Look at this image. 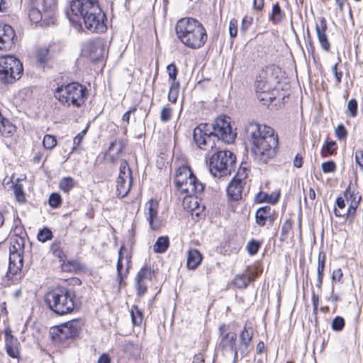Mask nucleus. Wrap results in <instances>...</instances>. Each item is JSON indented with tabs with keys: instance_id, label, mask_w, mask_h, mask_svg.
<instances>
[{
	"instance_id": "f257e3e1",
	"label": "nucleus",
	"mask_w": 363,
	"mask_h": 363,
	"mask_svg": "<svg viewBox=\"0 0 363 363\" xmlns=\"http://www.w3.org/2000/svg\"><path fill=\"white\" fill-rule=\"evenodd\" d=\"M245 131L255 160L258 164H267L275 157L279 142L272 128L251 121L245 126Z\"/></svg>"
},
{
	"instance_id": "f03ea898",
	"label": "nucleus",
	"mask_w": 363,
	"mask_h": 363,
	"mask_svg": "<svg viewBox=\"0 0 363 363\" xmlns=\"http://www.w3.org/2000/svg\"><path fill=\"white\" fill-rule=\"evenodd\" d=\"M196 182V178L187 166L177 169L174 177L175 186L179 191L187 194L185 201L189 203L192 216L200 219L203 215L204 202L199 194H202L204 186L201 183L197 185Z\"/></svg>"
},
{
	"instance_id": "7ed1b4c3",
	"label": "nucleus",
	"mask_w": 363,
	"mask_h": 363,
	"mask_svg": "<svg viewBox=\"0 0 363 363\" xmlns=\"http://www.w3.org/2000/svg\"><path fill=\"white\" fill-rule=\"evenodd\" d=\"M176 33L181 41L189 48L196 49L203 44L204 28L194 18L179 20L176 25Z\"/></svg>"
},
{
	"instance_id": "20e7f679",
	"label": "nucleus",
	"mask_w": 363,
	"mask_h": 363,
	"mask_svg": "<svg viewBox=\"0 0 363 363\" xmlns=\"http://www.w3.org/2000/svg\"><path fill=\"white\" fill-rule=\"evenodd\" d=\"M82 9L79 11H67V16L72 23L75 22L73 16H81L85 28L91 33H104L106 30L107 26L105 23L106 16L99 4Z\"/></svg>"
},
{
	"instance_id": "39448f33",
	"label": "nucleus",
	"mask_w": 363,
	"mask_h": 363,
	"mask_svg": "<svg viewBox=\"0 0 363 363\" xmlns=\"http://www.w3.org/2000/svg\"><path fill=\"white\" fill-rule=\"evenodd\" d=\"M236 156L229 150L218 151L212 155L209 160V172L211 175L221 179L230 176L235 169Z\"/></svg>"
},
{
	"instance_id": "423d86ee",
	"label": "nucleus",
	"mask_w": 363,
	"mask_h": 363,
	"mask_svg": "<svg viewBox=\"0 0 363 363\" xmlns=\"http://www.w3.org/2000/svg\"><path fill=\"white\" fill-rule=\"evenodd\" d=\"M212 137H216L218 141L230 144L235 140L236 133L233 132L230 122L221 116L210 124L206 123V145H210L211 148L216 145Z\"/></svg>"
},
{
	"instance_id": "0eeeda50",
	"label": "nucleus",
	"mask_w": 363,
	"mask_h": 363,
	"mask_svg": "<svg viewBox=\"0 0 363 363\" xmlns=\"http://www.w3.org/2000/svg\"><path fill=\"white\" fill-rule=\"evenodd\" d=\"M86 94V86L77 82H72L57 87L54 95L63 106L79 108L84 103Z\"/></svg>"
},
{
	"instance_id": "6e6552de",
	"label": "nucleus",
	"mask_w": 363,
	"mask_h": 363,
	"mask_svg": "<svg viewBox=\"0 0 363 363\" xmlns=\"http://www.w3.org/2000/svg\"><path fill=\"white\" fill-rule=\"evenodd\" d=\"M74 292L65 288H57L47 294L45 301L49 308L59 315L70 313L74 308Z\"/></svg>"
},
{
	"instance_id": "1a4fd4ad",
	"label": "nucleus",
	"mask_w": 363,
	"mask_h": 363,
	"mask_svg": "<svg viewBox=\"0 0 363 363\" xmlns=\"http://www.w3.org/2000/svg\"><path fill=\"white\" fill-rule=\"evenodd\" d=\"M25 240L23 237L13 235L11 238L9 247V264L7 277L17 281L21 279V271L23 263Z\"/></svg>"
},
{
	"instance_id": "9d476101",
	"label": "nucleus",
	"mask_w": 363,
	"mask_h": 363,
	"mask_svg": "<svg viewBox=\"0 0 363 363\" xmlns=\"http://www.w3.org/2000/svg\"><path fill=\"white\" fill-rule=\"evenodd\" d=\"M23 68L21 61L12 55L0 57V82L12 84L21 77Z\"/></svg>"
},
{
	"instance_id": "9b49d317",
	"label": "nucleus",
	"mask_w": 363,
	"mask_h": 363,
	"mask_svg": "<svg viewBox=\"0 0 363 363\" xmlns=\"http://www.w3.org/2000/svg\"><path fill=\"white\" fill-rule=\"evenodd\" d=\"M80 328V321L74 319L52 328L50 333L55 342H62L67 339L74 337L78 334Z\"/></svg>"
},
{
	"instance_id": "f8f14e48",
	"label": "nucleus",
	"mask_w": 363,
	"mask_h": 363,
	"mask_svg": "<svg viewBox=\"0 0 363 363\" xmlns=\"http://www.w3.org/2000/svg\"><path fill=\"white\" fill-rule=\"evenodd\" d=\"M219 347L223 351L234 353L235 358H236L238 356V351L236 348V333L228 331L227 326L223 324L219 327Z\"/></svg>"
},
{
	"instance_id": "ddd939ff",
	"label": "nucleus",
	"mask_w": 363,
	"mask_h": 363,
	"mask_svg": "<svg viewBox=\"0 0 363 363\" xmlns=\"http://www.w3.org/2000/svg\"><path fill=\"white\" fill-rule=\"evenodd\" d=\"M158 201L153 199H150L145 204V217L152 230H158L162 225L158 216Z\"/></svg>"
},
{
	"instance_id": "4468645a",
	"label": "nucleus",
	"mask_w": 363,
	"mask_h": 363,
	"mask_svg": "<svg viewBox=\"0 0 363 363\" xmlns=\"http://www.w3.org/2000/svg\"><path fill=\"white\" fill-rule=\"evenodd\" d=\"M245 178L246 174L245 171L243 170L242 172L239 171L236 177L229 184L227 188V192L232 199L238 201L241 199L243 185L245 184L244 179Z\"/></svg>"
},
{
	"instance_id": "2eb2a0df",
	"label": "nucleus",
	"mask_w": 363,
	"mask_h": 363,
	"mask_svg": "<svg viewBox=\"0 0 363 363\" xmlns=\"http://www.w3.org/2000/svg\"><path fill=\"white\" fill-rule=\"evenodd\" d=\"M125 247H121L118 252V259L116 266L117 269V280L118 281L119 286H121L123 284V279L125 278L129 273L130 257L128 255H123V250Z\"/></svg>"
},
{
	"instance_id": "dca6fc26",
	"label": "nucleus",
	"mask_w": 363,
	"mask_h": 363,
	"mask_svg": "<svg viewBox=\"0 0 363 363\" xmlns=\"http://www.w3.org/2000/svg\"><path fill=\"white\" fill-rule=\"evenodd\" d=\"M345 197L347 198L348 196L351 199H353L354 201H352L350 205L349 206L348 208L344 212H341L340 210H338L336 207L334 208V213L336 217H345L346 216L347 218L350 220V221H353L356 215L357 209L359 205L360 201H361V196L359 197L357 201H354L355 197L354 196V194L351 192L350 191V186H348L347 189L345 191L344 193Z\"/></svg>"
},
{
	"instance_id": "f3484780",
	"label": "nucleus",
	"mask_w": 363,
	"mask_h": 363,
	"mask_svg": "<svg viewBox=\"0 0 363 363\" xmlns=\"http://www.w3.org/2000/svg\"><path fill=\"white\" fill-rule=\"evenodd\" d=\"M15 36V31L11 26L0 23V50L10 49L14 43Z\"/></svg>"
},
{
	"instance_id": "a211bd4d",
	"label": "nucleus",
	"mask_w": 363,
	"mask_h": 363,
	"mask_svg": "<svg viewBox=\"0 0 363 363\" xmlns=\"http://www.w3.org/2000/svg\"><path fill=\"white\" fill-rule=\"evenodd\" d=\"M257 93L270 94L274 88V80L269 77L267 72H264L257 77L255 83Z\"/></svg>"
},
{
	"instance_id": "6ab92c4d",
	"label": "nucleus",
	"mask_w": 363,
	"mask_h": 363,
	"mask_svg": "<svg viewBox=\"0 0 363 363\" xmlns=\"http://www.w3.org/2000/svg\"><path fill=\"white\" fill-rule=\"evenodd\" d=\"M326 20L325 18L322 17L320 18L319 23L315 25V31L321 48L325 51H329L330 48V44L326 35Z\"/></svg>"
},
{
	"instance_id": "aec40b11",
	"label": "nucleus",
	"mask_w": 363,
	"mask_h": 363,
	"mask_svg": "<svg viewBox=\"0 0 363 363\" xmlns=\"http://www.w3.org/2000/svg\"><path fill=\"white\" fill-rule=\"evenodd\" d=\"M256 223L259 226H264L267 221L270 225L274 223V211L269 206H263L257 209L255 213Z\"/></svg>"
},
{
	"instance_id": "412c9836",
	"label": "nucleus",
	"mask_w": 363,
	"mask_h": 363,
	"mask_svg": "<svg viewBox=\"0 0 363 363\" xmlns=\"http://www.w3.org/2000/svg\"><path fill=\"white\" fill-rule=\"evenodd\" d=\"M5 342L8 355L12 358L18 357L20 343L17 338L10 334V331H6Z\"/></svg>"
},
{
	"instance_id": "4be33fe9",
	"label": "nucleus",
	"mask_w": 363,
	"mask_h": 363,
	"mask_svg": "<svg viewBox=\"0 0 363 363\" xmlns=\"http://www.w3.org/2000/svg\"><path fill=\"white\" fill-rule=\"evenodd\" d=\"M61 241L60 240H55L50 247V250L52 254L58 257L61 262H62V267L64 271H71V266L73 265L72 262H68L65 263V254L61 248Z\"/></svg>"
},
{
	"instance_id": "5701e85b",
	"label": "nucleus",
	"mask_w": 363,
	"mask_h": 363,
	"mask_svg": "<svg viewBox=\"0 0 363 363\" xmlns=\"http://www.w3.org/2000/svg\"><path fill=\"white\" fill-rule=\"evenodd\" d=\"M35 6L40 9L46 16L52 18L57 5V0H33Z\"/></svg>"
},
{
	"instance_id": "b1692460",
	"label": "nucleus",
	"mask_w": 363,
	"mask_h": 363,
	"mask_svg": "<svg viewBox=\"0 0 363 363\" xmlns=\"http://www.w3.org/2000/svg\"><path fill=\"white\" fill-rule=\"evenodd\" d=\"M202 259V255L199 250L195 249L189 250L187 255V267L190 269H196L201 264Z\"/></svg>"
},
{
	"instance_id": "393cba45",
	"label": "nucleus",
	"mask_w": 363,
	"mask_h": 363,
	"mask_svg": "<svg viewBox=\"0 0 363 363\" xmlns=\"http://www.w3.org/2000/svg\"><path fill=\"white\" fill-rule=\"evenodd\" d=\"M15 131L16 126L5 118L0 112V134L4 137H10Z\"/></svg>"
},
{
	"instance_id": "a878e982",
	"label": "nucleus",
	"mask_w": 363,
	"mask_h": 363,
	"mask_svg": "<svg viewBox=\"0 0 363 363\" xmlns=\"http://www.w3.org/2000/svg\"><path fill=\"white\" fill-rule=\"evenodd\" d=\"M253 337V330L251 327H244L240 335V349L247 350Z\"/></svg>"
},
{
	"instance_id": "bb28decb",
	"label": "nucleus",
	"mask_w": 363,
	"mask_h": 363,
	"mask_svg": "<svg viewBox=\"0 0 363 363\" xmlns=\"http://www.w3.org/2000/svg\"><path fill=\"white\" fill-rule=\"evenodd\" d=\"M28 17L33 23H38L43 19L46 21L48 18H50V17L46 16L45 13L40 9H38V6H35L34 3L32 4V6L29 10Z\"/></svg>"
},
{
	"instance_id": "cd10ccee",
	"label": "nucleus",
	"mask_w": 363,
	"mask_h": 363,
	"mask_svg": "<svg viewBox=\"0 0 363 363\" xmlns=\"http://www.w3.org/2000/svg\"><path fill=\"white\" fill-rule=\"evenodd\" d=\"M193 140L195 145L203 149L204 145V123H200L193 131Z\"/></svg>"
},
{
	"instance_id": "c85d7f7f",
	"label": "nucleus",
	"mask_w": 363,
	"mask_h": 363,
	"mask_svg": "<svg viewBox=\"0 0 363 363\" xmlns=\"http://www.w3.org/2000/svg\"><path fill=\"white\" fill-rule=\"evenodd\" d=\"M285 18V13L281 10L278 3L275 4L272 6L271 14L269 15V19L274 24H278L283 21Z\"/></svg>"
},
{
	"instance_id": "c756f323",
	"label": "nucleus",
	"mask_w": 363,
	"mask_h": 363,
	"mask_svg": "<svg viewBox=\"0 0 363 363\" xmlns=\"http://www.w3.org/2000/svg\"><path fill=\"white\" fill-rule=\"evenodd\" d=\"M325 256L324 254L320 253L318 259V267H317V282L316 286L320 289L322 287L324 269H325Z\"/></svg>"
},
{
	"instance_id": "7c9ffc66",
	"label": "nucleus",
	"mask_w": 363,
	"mask_h": 363,
	"mask_svg": "<svg viewBox=\"0 0 363 363\" xmlns=\"http://www.w3.org/2000/svg\"><path fill=\"white\" fill-rule=\"evenodd\" d=\"M95 4H99L98 0H72L69 11H79L80 9H84L86 5L91 7Z\"/></svg>"
},
{
	"instance_id": "2f4dec72",
	"label": "nucleus",
	"mask_w": 363,
	"mask_h": 363,
	"mask_svg": "<svg viewBox=\"0 0 363 363\" xmlns=\"http://www.w3.org/2000/svg\"><path fill=\"white\" fill-rule=\"evenodd\" d=\"M169 246V240L167 236L159 237L153 245V251L155 253H164Z\"/></svg>"
},
{
	"instance_id": "473e14b6",
	"label": "nucleus",
	"mask_w": 363,
	"mask_h": 363,
	"mask_svg": "<svg viewBox=\"0 0 363 363\" xmlns=\"http://www.w3.org/2000/svg\"><path fill=\"white\" fill-rule=\"evenodd\" d=\"M131 182L124 179H117L116 188L118 196L123 198L128 194L130 189Z\"/></svg>"
},
{
	"instance_id": "72a5a7b5",
	"label": "nucleus",
	"mask_w": 363,
	"mask_h": 363,
	"mask_svg": "<svg viewBox=\"0 0 363 363\" xmlns=\"http://www.w3.org/2000/svg\"><path fill=\"white\" fill-rule=\"evenodd\" d=\"M253 279L247 274H240L237 275L234 279V285L239 289H245L246 288L250 281H252Z\"/></svg>"
},
{
	"instance_id": "f704fd0d",
	"label": "nucleus",
	"mask_w": 363,
	"mask_h": 363,
	"mask_svg": "<svg viewBox=\"0 0 363 363\" xmlns=\"http://www.w3.org/2000/svg\"><path fill=\"white\" fill-rule=\"evenodd\" d=\"M132 323L134 325H140L143 320L142 311L138 306L133 305L130 309Z\"/></svg>"
},
{
	"instance_id": "c9c22d12",
	"label": "nucleus",
	"mask_w": 363,
	"mask_h": 363,
	"mask_svg": "<svg viewBox=\"0 0 363 363\" xmlns=\"http://www.w3.org/2000/svg\"><path fill=\"white\" fill-rule=\"evenodd\" d=\"M118 179L132 181V173L126 160H122L120 164V173Z\"/></svg>"
},
{
	"instance_id": "e433bc0d",
	"label": "nucleus",
	"mask_w": 363,
	"mask_h": 363,
	"mask_svg": "<svg viewBox=\"0 0 363 363\" xmlns=\"http://www.w3.org/2000/svg\"><path fill=\"white\" fill-rule=\"evenodd\" d=\"M154 275V271H152L147 266H144L138 272L135 280H141L146 281L147 280H151Z\"/></svg>"
},
{
	"instance_id": "4c0bfd02",
	"label": "nucleus",
	"mask_w": 363,
	"mask_h": 363,
	"mask_svg": "<svg viewBox=\"0 0 363 363\" xmlns=\"http://www.w3.org/2000/svg\"><path fill=\"white\" fill-rule=\"evenodd\" d=\"M75 185V182L72 177H64L60 182V188L64 192H69Z\"/></svg>"
},
{
	"instance_id": "58836bf2",
	"label": "nucleus",
	"mask_w": 363,
	"mask_h": 363,
	"mask_svg": "<svg viewBox=\"0 0 363 363\" xmlns=\"http://www.w3.org/2000/svg\"><path fill=\"white\" fill-rule=\"evenodd\" d=\"M337 149V145L335 141L326 142L322 147L321 155L323 157H326L328 155H332Z\"/></svg>"
},
{
	"instance_id": "ea45409f",
	"label": "nucleus",
	"mask_w": 363,
	"mask_h": 363,
	"mask_svg": "<svg viewBox=\"0 0 363 363\" xmlns=\"http://www.w3.org/2000/svg\"><path fill=\"white\" fill-rule=\"evenodd\" d=\"M172 113L173 109L169 104L164 106L161 110L160 116L161 121L167 123L170 121L172 116Z\"/></svg>"
},
{
	"instance_id": "a19ab883",
	"label": "nucleus",
	"mask_w": 363,
	"mask_h": 363,
	"mask_svg": "<svg viewBox=\"0 0 363 363\" xmlns=\"http://www.w3.org/2000/svg\"><path fill=\"white\" fill-rule=\"evenodd\" d=\"M57 145V140L55 136L52 135H45L43 140V145L47 150H51L54 148Z\"/></svg>"
},
{
	"instance_id": "79ce46f5",
	"label": "nucleus",
	"mask_w": 363,
	"mask_h": 363,
	"mask_svg": "<svg viewBox=\"0 0 363 363\" xmlns=\"http://www.w3.org/2000/svg\"><path fill=\"white\" fill-rule=\"evenodd\" d=\"M36 58L40 63L45 64L49 60V50L46 48H40L37 51Z\"/></svg>"
},
{
	"instance_id": "37998d69",
	"label": "nucleus",
	"mask_w": 363,
	"mask_h": 363,
	"mask_svg": "<svg viewBox=\"0 0 363 363\" xmlns=\"http://www.w3.org/2000/svg\"><path fill=\"white\" fill-rule=\"evenodd\" d=\"M52 237V231L47 228H44L43 230H40L38 234V239L42 242H45L49 240H51Z\"/></svg>"
},
{
	"instance_id": "c03bdc74",
	"label": "nucleus",
	"mask_w": 363,
	"mask_h": 363,
	"mask_svg": "<svg viewBox=\"0 0 363 363\" xmlns=\"http://www.w3.org/2000/svg\"><path fill=\"white\" fill-rule=\"evenodd\" d=\"M332 328L335 331H340L345 326V320L340 316L335 317L331 324Z\"/></svg>"
},
{
	"instance_id": "a18cd8bd",
	"label": "nucleus",
	"mask_w": 363,
	"mask_h": 363,
	"mask_svg": "<svg viewBox=\"0 0 363 363\" xmlns=\"http://www.w3.org/2000/svg\"><path fill=\"white\" fill-rule=\"evenodd\" d=\"M260 247V243L255 240H251L247 245V250L250 255H255L257 253Z\"/></svg>"
},
{
	"instance_id": "49530a36",
	"label": "nucleus",
	"mask_w": 363,
	"mask_h": 363,
	"mask_svg": "<svg viewBox=\"0 0 363 363\" xmlns=\"http://www.w3.org/2000/svg\"><path fill=\"white\" fill-rule=\"evenodd\" d=\"M62 203L61 197L59 194L52 193L49 198V204L53 208H57Z\"/></svg>"
},
{
	"instance_id": "de8ad7c7",
	"label": "nucleus",
	"mask_w": 363,
	"mask_h": 363,
	"mask_svg": "<svg viewBox=\"0 0 363 363\" xmlns=\"http://www.w3.org/2000/svg\"><path fill=\"white\" fill-rule=\"evenodd\" d=\"M292 228V222L290 220H286L282 225L281 229V238L282 240L286 238L288 233Z\"/></svg>"
},
{
	"instance_id": "09e8293b",
	"label": "nucleus",
	"mask_w": 363,
	"mask_h": 363,
	"mask_svg": "<svg viewBox=\"0 0 363 363\" xmlns=\"http://www.w3.org/2000/svg\"><path fill=\"white\" fill-rule=\"evenodd\" d=\"M14 193H15V196H16V198L18 201H19V202L25 201V194L23 192L22 185L16 184L14 186Z\"/></svg>"
},
{
	"instance_id": "8fccbe9b",
	"label": "nucleus",
	"mask_w": 363,
	"mask_h": 363,
	"mask_svg": "<svg viewBox=\"0 0 363 363\" xmlns=\"http://www.w3.org/2000/svg\"><path fill=\"white\" fill-rule=\"evenodd\" d=\"M336 169V164L333 161H328L322 164V170L324 173L334 172Z\"/></svg>"
},
{
	"instance_id": "3c124183",
	"label": "nucleus",
	"mask_w": 363,
	"mask_h": 363,
	"mask_svg": "<svg viewBox=\"0 0 363 363\" xmlns=\"http://www.w3.org/2000/svg\"><path fill=\"white\" fill-rule=\"evenodd\" d=\"M137 294L139 296H143L147 291V285L145 281L135 280Z\"/></svg>"
},
{
	"instance_id": "603ef678",
	"label": "nucleus",
	"mask_w": 363,
	"mask_h": 363,
	"mask_svg": "<svg viewBox=\"0 0 363 363\" xmlns=\"http://www.w3.org/2000/svg\"><path fill=\"white\" fill-rule=\"evenodd\" d=\"M347 109L350 113L352 117L357 116V102L354 99H352L348 101Z\"/></svg>"
},
{
	"instance_id": "864d4df0",
	"label": "nucleus",
	"mask_w": 363,
	"mask_h": 363,
	"mask_svg": "<svg viewBox=\"0 0 363 363\" xmlns=\"http://www.w3.org/2000/svg\"><path fill=\"white\" fill-rule=\"evenodd\" d=\"M167 70L169 80L177 79L178 70L177 66L174 63L169 65L167 67Z\"/></svg>"
},
{
	"instance_id": "5fc2aeb1",
	"label": "nucleus",
	"mask_w": 363,
	"mask_h": 363,
	"mask_svg": "<svg viewBox=\"0 0 363 363\" xmlns=\"http://www.w3.org/2000/svg\"><path fill=\"white\" fill-rule=\"evenodd\" d=\"M238 33V21L235 18L230 20L229 23V34L230 37L235 38Z\"/></svg>"
},
{
	"instance_id": "6e6d98bb",
	"label": "nucleus",
	"mask_w": 363,
	"mask_h": 363,
	"mask_svg": "<svg viewBox=\"0 0 363 363\" xmlns=\"http://www.w3.org/2000/svg\"><path fill=\"white\" fill-rule=\"evenodd\" d=\"M86 134V129H84L74 138L73 147H72L73 150H75L78 146L80 145V144Z\"/></svg>"
},
{
	"instance_id": "4d7b16f0",
	"label": "nucleus",
	"mask_w": 363,
	"mask_h": 363,
	"mask_svg": "<svg viewBox=\"0 0 363 363\" xmlns=\"http://www.w3.org/2000/svg\"><path fill=\"white\" fill-rule=\"evenodd\" d=\"M347 130L343 125H338L335 129V135L340 140H343L347 136Z\"/></svg>"
},
{
	"instance_id": "13d9d810",
	"label": "nucleus",
	"mask_w": 363,
	"mask_h": 363,
	"mask_svg": "<svg viewBox=\"0 0 363 363\" xmlns=\"http://www.w3.org/2000/svg\"><path fill=\"white\" fill-rule=\"evenodd\" d=\"M355 162L363 170V150L361 149L355 151Z\"/></svg>"
},
{
	"instance_id": "bf43d9fd",
	"label": "nucleus",
	"mask_w": 363,
	"mask_h": 363,
	"mask_svg": "<svg viewBox=\"0 0 363 363\" xmlns=\"http://www.w3.org/2000/svg\"><path fill=\"white\" fill-rule=\"evenodd\" d=\"M337 65H338V63H335L332 67V72L334 74V76L335 77L337 85L340 84L341 78L342 76V72L341 71L340 72L337 71Z\"/></svg>"
},
{
	"instance_id": "052dcab7",
	"label": "nucleus",
	"mask_w": 363,
	"mask_h": 363,
	"mask_svg": "<svg viewBox=\"0 0 363 363\" xmlns=\"http://www.w3.org/2000/svg\"><path fill=\"white\" fill-rule=\"evenodd\" d=\"M342 277V272L340 268L336 269L333 271L332 274V279L333 281H340Z\"/></svg>"
},
{
	"instance_id": "680f3d73",
	"label": "nucleus",
	"mask_w": 363,
	"mask_h": 363,
	"mask_svg": "<svg viewBox=\"0 0 363 363\" xmlns=\"http://www.w3.org/2000/svg\"><path fill=\"white\" fill-rule=\"evenodd\" d=\"M179 91L169 90L168 100L172 103H176L178 98Z\"/></svg>"
},
{
	"instance_id": "e2e57ef3",
	"label": "nucleus",
	"mask_w": 363,
	"mask_h": 363,
	"mask_svg": "<svg viewBox=\"0 0 363 363\" xmlns=\"http://www.w3.org/2000/svg\"><path fill=\"white\" fill-rule=\"evenodd\" d=\"M252 22H251V19H247V18H244L242 19V26H241V31L242 32H245L248 28L250 27V26L251 25Z\"/></svg>"
},
{
	"instance_id": "0e129e2a",
	"label": "nucleus",
	"mask_w": 363,
	"mask_h": 363,
	"mask_svg": "<svg viewBox=\"0 0 363 363\" xmlns=\"http://www.w3.org/2000/svg\"><path fill=\"white\" fill-rule=\"evenodd\" d=\"M264 0H253V8L257 11H262L264 8Z\"/></svg>"
},
{
	"instance_id": "69168bd1",
	"label": "nucleus",
	"mask_w": 363,
	"mask_h": 363,
	"mask_svg": "<svg viewBox=\"0 0 363 363\" xmlns=\"http://www.w3.org/2000/svg\"><path fill=\"white\" fill-rule=\"evenodd\" d=\"M303 164V158L298 154L296 155L294 160V166L300 168Z\"/></svg>"
},
{
	"instance_id": "338daca9",
	"label": "nucleus",
	"mask_w": 363,
	"mask_h": 363,
	"mask_svg": "<svg viewBox=\"0 0 363 363\" xmlns=\"http://www.w3.org/2000/svg\"><path fill=\"white\" fill-rule=\"evenodd\" d=\"M268 195L267 194L260 192L256 196V201L258 202L267 201Z\"/></svg>"
},
{
	"instance_id": "774afa93",
	"label": "nucleus",
	"mask_w": 363,
	"mask_h": 363,
	"mask_svg": "<svg viewBox=\"0 0 363 363\" xmlns=\"http://www.w3.org/2000/svg\"><path fill=\"white\" fill-rule=\"evenodd\" d=\"M98 363H111V359L106 354H103L98 360Z\"/></svg>"
}]
</instances>
